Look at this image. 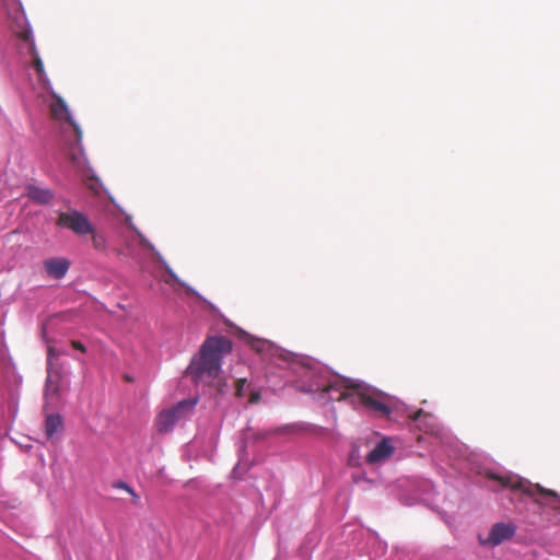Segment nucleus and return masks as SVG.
Instances as JSON below:
<instances>
[{
	"label": "nucleus",
	"instance_id": "nucleus-1",
	"mask_svg": "<svg viewBox=\"0 0 560 560\" xmlns=\"http://www.w3.org/2000/svg\"><path fill=\"white\" fill-rule=\"evenodd\" d=\"M322 390L328 394L329 399L349 400L353 406L359 402L380 417H388L392 412L383 394L359 380L337 378L325 384Z\"/></svg>",
	"mask_w": 560,
	"mask_h": 560
},
{
	"label": "nucleus",
	"instance_id": "nucleus-2",
	"mask_svg": "<svg viewBox=\"0 0 560 560\" xmlns=\"http://www.w3.org/2000/svg\"><path fill=\"white\" fill-rule=\"evenodd\" d=\"M232 351V342L224 337H209L202 343L199 358L191 361L187 374L196 384L214 385L221 372V360Z\"/></svg>",
	"mask_w": 560,
	"mask_h": 560
},
{
	"label": "nucleus",
	"instance_id": "nucleus-3",
	"mask_svg": "<svg viewBox=\"0 0 560 560\" xmlns=\"http://www.w3.org/2000/svg\"><path fill=\"white\" fill-rule=\"evenodd\" d=\"M7 14L9 28L21 42V48L32 56V67L38 80L43 83L48 81L43 60L37 51L30 24L20 0H1Z\"/></svg>",
	"mask_w": 560,
	"mask_h": 560
},
{
	"label": "nucleus",
	"instance_id": "nucleus-4",
	"mask_svg": "<svg viewBox=\"0 0 560 560\" xmlns=\"http://www.w3.org/2000/svg\"><path fill=\"white\" fill-rule=\"evenodd\" d=\"M487 478L497 481L499 483V489L520 491L523 494L533 498L537 504L548 506L555 511L560 510V495L553 490L546 489L538 483L534 485L516 476H499L494 472H488Z\"/></svg>",
	"mask_w": 560,
	"mask_h": 560
},
{
	"label": "nucleus",
	"instance_id": "nucleus-5",
	"mask_svg": "<svg viewBox=\"0 0 560 560\" xmlns=\"http://www.w3.org/2000/svg\"><path fill=\"white\" fill-rule=\"evenodd\" d=\"M50 115L56 120H65L72 128L75 140L71 144L70 158L72 161H77L79 155L82 153L81 140L82 131L80 126L72 119L66 102L57 94H51V102L49 104Z\"/></svg>",
	"mask_w": 560,
	"mask_h": 560
},
{
	"label": "nucleus",
	"instance_id": "nucleus-6",
	"mask_svg": "<svg viewBox=\"0 0 560 560\" xmlns=\"http://www.w3.org/2000/svg\"><path fill=\"white\" fill-rule=\"evenodd\" d=\"M197 404V399H184L170 409L161 411L155 420L156 429L160 433L170 432L174 425L185 418Z\"/></svg>",
	"mask_w": 560,
	"mask_h": 560
},
{
	"label": "nucleus",
	"instance_id": "nucleus-7",
	"mask_svg": "<svg viewBox=\"0 0 560 560\" xmlns=\"http://www.w3.org/2000/svg\"><path fill=\"white\" fill-rule=\"evenodd\" d=\"M56 224L60 228L68 229L78 235L93 233V224L85 214L78 210L60 212Z\"/></svg>",
	"mask_w": 560,
	"mask_h": 560
},
{
	"label": "nucleus",
	"instance_id": "nucleus-8",
	"mask_svg": "<svg viewBox=\"0 0 560 560\" xmlns=\"http://www.w3.org/2000/svg\"><path fill=\"white\" fill-rule=\"evenodd\" d=\"M62 374L59 370L48 366V375L45 383L44 397L47 404H54L60 397Z\"/></svg>",
	"mask_w": 560,
	"mask_h": 560
},
{
	"label": "nucleus",
	"instance_id": "nucleus-9",
	"mask_svg": "<svg viewBox=\"0 0 560 560\" xmlns=\"http://www.w3.org/2000/svg\"><path fill=\"white\" fill-rule=\"evenodd\" d=\"M514 533L515 527L512 524L497 523L491 527L486 542L492 546H498L504 540L512 538Z\"/></svg>",
	"mask_w": 560,
	"mask_h": 560
},
{
	"label": "nucleus",
	"instance_id": "nucleus-10",
	"mask_svg": "<svg viewBox=\"0 0 560 560\" xmlns=\"http://www.w3.org/2000/svg\"><path fill=\"white\" fill-rule=\"evenodd\" d=\"M394 447L389 444L387 439L380 441L375 447L366 455L369 464H377L392 456Z\"/></svg>",
	"mask_w": 560,
	"mask_h": 560
},
{
	"label": "nucleus",
	"instance_id": "nucleus-11",
	"mask_svg": "<svg viewBox=\"0 0 560 560\" xmlns=\"http://www.w3.org/2000/svg\"><path fill=\"white\" fill-rule=\"evenodd\" d=\"M70 262L66 258H49L44 261L47 275L54 279H61L69 269Z\"/></svg>",
	"mask_w": 560,
	"mask_h": 560
},
{
	"label": "nucleus",
	"instance_id": "nucleus-12",
	"mask_svg": "<svg viewBox=\"0 0 560 560\" xmlns=\"http://www.w3.org/2000/svg\"><path fill=\"white\" fill-rule=\"evenodd\" d=\"M27 197L34 202L48 205L54 199V192L47 188L30 185L27 186Z\"/></svg>",
	"mask_w": 560,
	"mask_h": 560
},
{
	"label": "nucleus",
	"instance_id": "nucleus-13",
	"mask_svg": "<svg viewBox=\"0 0 560 560\" xmlns=\"http://www.w3.org/2000/svg\"><path fill=\"white\" fill-rule=\"evenodd\" d=\"M63 429L62 417L58 413L48 415L45 420V433L48 439Z\"/></svg>",
	"mask_w": 560,
	"mask_h": 560
},
{
	"label": "nucleus",
	"instance_id": "nucleus-14",
	"mask_svg": "<svg viewBox=\"0 0 560 560\" xmlns=\"http://www.w3.org/2000/svg\"><path fill=\"white\" fill-rule=\"evenodd\" d=\"M92 235V244L93 247L97 250H105L106 249V238L104 235L96 233L95 229L93 228V233H90Z\"/></svg>",
	"mask_w": 560,
	"mask_h": 560
},
{
	"label": "nucleus",
	"instance_id": "nucleus-15",
	"mask_svg": "<svg viewBox=\"0 0 560 560\" xmlns=\"http://www.w3.org/2000/svg\"><path fill=\"white\" fill-rule=\"evenodd\" d=\"M246 385V378H238L235 385V394L237 397L244 396V388Z\"/></svg>",
	"mask_w": 560,
	"mask_h": 560
},
{
	"label": "nucleus",
	"instance_id": "nucleus-16",
	"mask_svg": "<svg viewBox=\"0 0 560 560\" xmlns=\"http://www.w3.org/2000/svg\"><path fill=\"white\" fill-rule=\"evenodd\" d=\"M422 417H424V418H431V415H430V413H425L422 409H419V410H417L416 412H413L411 416H409V418H410L413 422L419 421Z\"/></svg>",
	"mask_w": 560,
	"mask_h": 560
},
{
	"label": "nucleus",
	"instance_id": "nucleus-17",
	"mask_svg": "<svg viewBox=\"0 0 560 560\" xmlns=\"http://www.w3.org/2000/svg\"><path fill=\"white\" fill-rule=\"evenodd\" d=\"M139 238H140V244L144 248H147V249H149L151 252H155V248H154L153 244H151L142 234H139Z\"/></svg>",
	"mask_w": 560,
	"mask_h": 560
},
{
	"label": "nucleus",
	"instance_id": "nucleus-18",
	"mask_svg": "<svg viewBox=\"0 0 560 560\" xmlns=\"http://www.w3.org/2000/svg\"><path fill=\"white\" fill-rule=\"evenodd\" d=\"M60 355V352L57 351L54 347L48 348V366L51 365V359L58 358Z\"/></svg>",
	"mask_w": 560,
	"mask_h": 560
},
{
	"label": "nucleus",
	"instance_id": "nucleus-19",
	"mask_svg": "<svg viewBox=\"0 0 560 560\" xmlns=\"http://www.w3.org/2000/svg\"><path fill=\"white\" fill-rule=\"evenodd\" d=\"M114 487H115V488H117V489H122V490H125V491H127V492H132V488H131V487H129V485H127V483H126V482H124V481H118V482H116V483L114 485Z\"/></svg>",
	"mask_w": 560,
	"mask_h": 560
},
{
	"label": "nucleus",
	"instance_id": "nucleus-20",
	"mask_svg": "<svg viewBox=\"0 0 560 560\" xmlns=\"http://www.w3.org/2000/svg\"><path fill=\"white\" fill-rule=\"evenodd\" d=\"M71 346L75 349V350H79L81 352H85L86 351V348L84 347V345L80 341H77V340H72L71 341Z\"/></svg>",
	"mask_w": 560,
	"mask_h": 560
},
{
	"label": "nucleus",
	"instance_id": "nucleus-21",
	"mask_svg": "<svg viewBox=\"0 0 560 560\" xmlns=\"http://www.w3.org/2000/svg\"><path fill=\"white\" fill-rule=\"evenodd\" d=\"M259 398H260L259 393L253 392V393L250 394L249 401H250V402H257V401L259 400Z\"/></svg>",
	"mask_w": 560,
	"mask_h": 560
},
{
	"label": "nucleus",
	"instance_id": "nucleus-22",
	"mask_svg": "<svg viewBox=\"0 0 560 560\" xmlns=\"http://www.w3.org/2000/svg\"><path fill=\"white\" fill-rule=\"evenodd\" d=\"M132 497L133 504H138L140 497L132 490V492H128Z\"/></svg>",
	"mask_w": 560,
	"mask_h": 560
}]
</instances>
